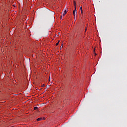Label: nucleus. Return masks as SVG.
Listing matches in <instances>:
<instances>
[{
	"label": "nucleus",
	"instance_id": "obj_2",
	"mask_svg": "<svg viewBox=\"0 0 127 127\" xmlns=\"http://www.w3.org/2000/svg\"><path fill=\"white\" fill-rule=\"evenodd\" d=\"M73 4L74 6V9H76V1H73Z\"/></svg>",
	"mask_w": 127,
	"mask_h": 127
},
{
	"label": "nucleus",
	"instance_id": "obj_14",
	"mask_svg": "<svg viewBox=\"0 0 127 127\" xmlns=\"http://www.w3.org/2000/svg\"><path fill=\"white\" fill-rule=\"evenodd\" d=\"M43 120H45V118H43Z\"/></svg>",
	"mask_w": 127,
	"mask_h": 127
},
{
	"label": "nucleus",
	"instance_id": "obj_16",
	"mask_svg": "<svg viewBox=\"0 0 127 127\" xmlns=\"http://www.w3.org/2000/svg\"><path fill=\"white\" fill-rule=\"evenodd\" d=\"M97 55V54H95V56Z\"/></svg>",
	"mask_w": 127,
	"mask_h": 127
},
{
	"label": "nucleus",
	"instance_id": "obj_4",
	"mask_svg": "<svg viewBox=\"0 0 127 127\" xmlns=\"http://www.w3.org/2000/svg\"><path fill=\"white\" fill-rule=\"evenodd\" d=\"M80 10H81V11L82 14H83V9H82V6L80 7Z\"/></svg>",
	"mask_w": 127,
	"mask_h": 127
},
{
	"label": "nucleus",
	"instance_id": "obj_1",
	"mask_svg": "<svg viewBox=\"0 0 127 127\" xmlns=\"http://www.w3.org/2000/svg\"><path fill=\"white\" fill-rule=\"evenodd\" d=\"M75 13H76V9H74V10L73 11V14L74 17L76 16Z\"/></svg>",
	"mask_w": 127,
	"mask_h": 127
},
{
	"label": "nucleus",
	"instance_id": "obj_10",
	"mask_svg": "<svg viewBox=\"0 0 127 127\" xmlns=\"http://www.w3.org/2000/svg\"><path fill=\"white\" fill-rule=\"evenodd\" d=\"M66 14H65V13H63V16H65V15Z\"/></svg>",
	"mask_w": 127,
	"mask_h": 127
},
{
	"label": "nucleus",
	"instance_id": "obj_15",
	"mask_svg": "<svg viewBox=\"0 0 127 127\" xmlns=\"http://www.w3.org/2000/svg\"><path fill=\"white\" fill-rule=\"evenodd\" d=\"M49 81H50V78H49Z\"/></svg>",
	"mask_w": 127,
	"mask_h": 127
},
{
	"label": "nucleus",
	"instance_id": "obj_6",
	"mask_svg": "<svg viewBox=\"0 0 127 127\" xmlns=\"http://www.w3.org/2000/svg\"><path fill=\"white\" fill-rule=\"evenodd\" d=\"M59 45V42H58L56 44V46H57L58 45Z\"/></svg>",
	"mask_w": 127,
	"mask_h": 127
},
{
	"label": "nucleus",
	"instance_id": "obj_17",
	"mask_svg": "<svg viewBox=\"0 0 127 127\" xmlns=\"http://www.w3.org/2000/svg\"><path fill=\"white\" fill-rule=\"evenodd\" d=\"M95 48H94V51H95Z\"/></svg>",
	"mask_w": 127,
	"mask_h": 127
},
{
	"label": "nucleus",
	"instance_id": "obj_12",
	"mask_svg": "<svg viewBox=\"0 0 127 127\" xmlns=\"http://www.w3.org/2000/svg\"><path fill=\"white\" fill-rule=\"evenodd\" d=\"M58 42H59H59H60V40H59V41H58Z\"/></svg>",
	"mask_w": 127,
	"mask_h": 127
},
{
	"label": "nucleus",
	"instance_id": "obj_11",
	"mask_svg": "<svg viewBox=\"0 0 127 127\" xmlns=\"http://www.w3.org/2000/svg\"><path fill=\"white\" fill-rule=\"evenodd\" d=\"M61 19H62V16H61Z\"/></svg>",
	"mask_w": 127,
	"mask_h": 127
},
{
	"label": "nucleus",
	"instance_id": "obj_5",
	"mask_svg": "<svg viewBox=\"0 0 127 127\" xmlns=\"http://www.w3.org/2000/svg\"><path fill=\"white\" fill-rule=\"evenodd\" d=\"M37 109H38V107H35L34 108V110H37Z\"/></svg>",
	"mask_w": 127,
	"mask_h": 127
},
{
	"label": "nucleus",
	"instance_id": "obj_13",
	"mask_svg": "<svg viewBox=\"0 0 127 127\" xmlns=\"http://www.w3.org/2000/svg\"><path fill=\"white\" fill-rule=\"evenodd\" d=\"M75 17H76V16H74V19H75Z\"/></svg>",
	"mask_w": 127,
	"mask_h": 127
},
{
	"label": "nucleus",
	"instance_id": "obj_8",
	"mask_svg": "<svg viewBox=\"0 0 127 127\" xmlns=\"http://www.w3.org/2000/svg\"><path fill=\"white\" fill-rule=\"evenodd\" d=\"M61 48H63V44L61 45Z\"/></svg>",
	"mask_w": 127,
	"mask_h": 127
},
{
	"label": "nucleus",
	"instance_id": "obj_7",
	"mask_svg": "<svg viewBox=\"0 0 127 127\" xmlns=\"http://www.w3.org/2000/svg\"><path fill=\"white\" fill-rule=\"evenodd\" d=\"M64 14H66V13H67V11L66 10H64Z\"/></svg>",
	"mask_w": 127,
	"mask_h": 127
},
{
	"label": "nucleus",
	"instance_id": "obj_9",
	"mask_svg": "<svg viewBox=\"0 0 127 127\" xmlns=\"http://www.w3.org/2000/svg\"><path fill=\"white\" fill-rule=\"evenodd\" d=\"M45 86V84H43L42 85V87H44Z\"/></svg>",
	"mask_w": 127,
	"mask_h": 127
},
{
	"label": "nucleus",
	"instance_id": "obj_3",
	"mask_svg": "<svg viewBox=\"0 0 127 127\" xmlns=\"http://www.w3.org/2000/svg\"><path fill=\"white\" fill-rule=\"evenodd\" d=\"M42 120V118H38L37 119V122H39V121H41Z\"/></svg>",
	"mask_w": 127,
	"mask_h": 127
}]
</instances>
